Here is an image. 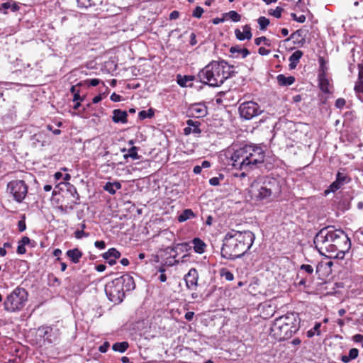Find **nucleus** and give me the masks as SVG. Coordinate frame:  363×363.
I'll return each mask as SVG.
<instances>
[{
  "instance_id": "0eeeda50",
  "label": "nucleus",
  "mask_w": 363,
  "mask_h": 363,
  "mask_svg": "<svg viewBox=\"0 0 363 363\" xmlns=\"http://www.w3.org/2000/svg\"><path fill=\"white\" fill-rule=\"evenodd\" d=\"M28 301V292L21 287H16L11 292L4 301L5 311L10 313L20 311Z\"/></svg>"
},
{
  "instance_id": "e433bc0d",
  "label": "nucleus",
  "mask_w": 363,
  "mask_h": 363,
  "mask_svg": "<svg viewBox=\"0 0 363 363\" xmlns=\"http://www.w3.org/2000/svg\"><path fill=\"white\" fill-rule=\"evenodd\" d=\"M220 276L225 278L227 281H233L234 279L233 274L225 269H223L220 271Z\"/></svg>"
},
{
  "instance_id": "ddd939ff",
  "label": "nucleus",
  "mask_w": 363,
  "mask_h": 363,
  "mask_svg": "<svg viewBox=\"0 0 363 363\" xmlns=\"http://www.w3.org/2000/svg\"><path fill=\"white\" fill-rule=\"evenodd\" d=\"M116 280L119 284L118 287L121 286L124 293L132 291L135 288L134 279L130 274H123L120 277L116 278Z\"/></svg>"
},
{
  "instance_id": "680f3d73",
  "label": "nucleus",
  "mask_w": 363,
  "mask_h": 363,
  "mask_svg": "<svg viewBox=\"0 0 363 363\" xmlns=\"http://www.w3.org/2000/svg\"><path fill=\"white\" fill-rule=\"evenodd\" d=\"M194 316V313L192 311H189L185 314V318L189 321H191L193 319Z\"/></svg>"
},
{
  "instance_id": "58836bf2",
  "label": "nucleus",
  "mask_w": 363,
  "mask_h": 363,
  "mask_svg": "<svg viewBox=\"0 0 363 363\" xmlns=\"http://www.w3.org/2000/svg\"><path fill=\"white\" fill-rule=\"evenodd\" d=\"M282 11L283 9L281 7L277 6L274 10H269V13L275 18H279L281 16Z\"/></svg>"
},
{
  "instance_id": "cd10ccee",
  "label": "nucleus",
  "mask_w": 363,
  "mask_h": 363,
  "mask_svg": "<svg viewBox=\"0 0 363 363\" xmlns=\"http://www.w3.org/2000/svg\"><path fill=\"white\" fill-rule=\"evenodd\" d=\"M78 6L80 8H89L96 4L97 2H102V0H77Z\"/></svg>"
},
{
  "instance_id": "c03bdc74",
  "label": "nucleus",
  "mask_w": 363,
  "mask_h": 363,
  "mask_svg": "<svg viewBox=\"0 0 363 363\" xmlns=\"http://www.w3.org/2000/svg\"><path fill=\"white\" fill-rule=\"evenodd\" d=\"M354 90L357 93H363V81L358 79L355 84Z\"/></svg>"
},
{
  "instance_id": "37998d69",
  "label": "nucleus",
  "mask_w": 363,
  "mask_h": 363,
  "mask_svg": "<svg viewBox=\"0 0 363 363\" xmlns=\"http://www.w3.org/2000/svg\"><path fill=\"white\" fill-rule=\"evenodd\" d=\"M291 16L293 18V20L298 22V23H303L306 21V16L304 15H301L299 16H297L296 13H291Z\"/></svg>"
},
{
  "instance_id": "6ab92c4d",
  "label": "nucleus",
  "mask_w": 363,
  "mask_h": 363,
  "mask_svg": "<svg viewBox=\"0 0 363 363\" xmlns=\"http://www.w3.org/2000/svg\"><path fill=\"white\" fill-rule=\"evenodd\" d=\"M66 255L74 264L78 263L82 257V252L78 248L67 250Z\"/></svg>"
},
{
  "instance_id": "bb28decb",
  "label": "nucleus",
  "mask_w": 363,
  "mask_h": 363,
  "mask_svg": "<svg viewBox=\"0 0 363 363\" xmlns=\"http://www.w3.org/2000/svg\"><path fill=\"white\" fill-rule=\"evenodd\" d=\"M230 52L232 54H240L242 58H245L250 54V52L247 48H241L239 46L231 47Z\"/></svg>"
},
{
  "instance_id": "f03ea898",
  "label": "nucleus",
  "mask_w": 363,
  "mask_h": 363,
  "mask_svg": "<svg viewBox=\"0 0 363 363\" xmlns=\"http://www.w3.org/2000/svg\"><path fill=\"white\" fill-rule=\"evenodd\" d=\"M255 240V234L250 230H230L223 238L221 255L228 259L240 258L251 248Z\"/></svg>"
},
{
  "instance_id": "1a4fd4ad",
  "label": "nucleus",
  "mask_w": 363,
  "mask_h": 363,
  "mask_svg": "<svg viewBox=\"0 0 363 363\" xmlns=\"http://www.w3.org/2000/svg\"><path fill=\"white\" fill-rule=\"evenodd\" d=\"M119 284L114 279L105 286V292L108 299L114 303H120L125 297V293L121 286H118Z\"/></svg>"
},
{
  "instance_id": "39448f33",
  "label": "nucleus",
  "mask_w": 363,
  "mask_h": 363,
  "mask_svg": "<svg viewBox=\"0 0 363 363\" xmlns=\"http://www.w3.org/2000/svg\"><path fill=\"white\" fill-rule=\"evenodd\" d=\"M228 63L224 60L212 61L198 74L199 81L210 86H220L229 77Z\"/></svg>"
},
{
  "instance_id": "774afa93",
  "label": "nucleus",
  "mask_w": 363,
  "mask_h": 363,
  "mask_svg": "<svg viewBox=\"0 0 363 363\" xmlns=\"http://www.w3.org/2000/svg\"><path fill=\"white\" fill-rule=\"evenodd\" d=\"M202 170V167L199 166V165H196L194 167V169H193V172L194 173H195L196 174H200Z\"/></svg>"
},
{
  "instance_id": "f3484780",
  "label": "nucleus",
  "mask_w": 363,
  "mask_h": 363,
  "mask_svg": "<svg viewBox=\"0 0 363 363\" xmlns=\"http://www.w3.org/2000/svg\"><path fill=\"white\" fill-rule=\"evenodd\" d=\"M242 31L240 29L237 28L235 30V34L236 38L239 40H244L245 39L250 40L252 37V34L251 33V28L249 25H245L242 26Z\"/></svg>"
},
{
  "instance_id": "f8f14e48",
  "label": "nucleus",
  "mask_w": 363,
  "mask_h": 363,
  "mask_svg": "<svg viewBox=\"0 0 363 363\" xmlns=\"http://www.w3.org/2000/svg\"><path fill=\"white\" fill-rule=\"evenodd\" d=\"M350 179L345 173L338 172L336 175V179L329 186L328 189L325 191V194L327 195L330 192H335V191L340 189L344 184L348 183Z\"/></svg>"
},
{
  "instance_id": "b1692460",
  "label": "nucleus",
  "mask_w": 363,
  "mask_h": 363,
  "mask_svg": "<svg viewBox=\"0 0 363 363\" xmlns=\"http://www.w3.org/2000/svg\"><path fill=\"white\" fill-rule=\"evenodd\" d=\"M196 217V214L193 212L191 209H185L182 211V213L178 216L177 220L179 222L182 223L187 220L194 218Z\"/></svg>"
},
{
  "instance_id": "69168bd1",
  "label": "nucleus",
  "mask_w": 363,
  "mask_h": 363,
  "mask_svg": "<svg viewBox=\"0 0 363 363\" xmlns=\"http://www.w3.org/2000/svg\"><path fill=\"white\" fill-rule=\"evenodd\" d=\"M186 124L188 125V127H194L196 124H198V126H199L200 123L198 121H194L191 119L188 120L186 121Z\"/></svg>"
},
{
  "instance_id": "5fc2aeb1",
  "label": "nucleus",
  "mask_w": 363,
  "mask_h": 363,
  "mask_svg": "<svg viewBox=\"0 0 363 363\" xmlns=\"http://www.w3.org/2000/svg\"><path fill=\"white\" fill-rule=\"evenodd\" d=\"M258 53L260 55H267L270 53V50H267L263 47H260L258 50Z\"/></svg>"
},
{
  "instance_id": "a211bd4d",
  "label": "nucleus",
  "mask_w": 363,
  "mask_h": 363,
  "mask_svg": "<svg viewBox=\"0 0 363 363\" xmlns=\"http://www.w3.org/2000/svg\"><path fill=\"white\" fill-rule=\"evenodd\" d=\"M127 112L121 109H115L113 111L112 120L114 123H127Z\"/></svg>"
},
{
  "instance_id": "7ed1b4c3",
  "label": "nucleus",
  "mask_w": 363,
  "mask_h": 363,
  "mask_svg": "<svg viewBox=\"0 0 363 363\" xmlns=\"http://www.w3.org/2000/svg\"><path fill=\"white\" fill-rule=\"evenodd\" d=\"M250 193L255 201L267 203L277 199L281 193L280 182L269 177H260L252 182Z\"/></svg>"
},
{
  "instance_id": "f257e3e1",
  "label": "nucleus",
  "mask_w": 363,
  "mask_h": 363,
  "mask_svg": "<svg viewBox=\"0 0 363 363\" xmlns=\"http://www.w3.org/2000/svg\"><path fill=\"white\" fill-rule=\"evenodd\" d=\"M315 248L321 255L330 258L343 259L350 247L347 235L341 230L325 228L320 230L314 238Z\"/></svg>"
},
{
  "instance_id": "9b49d317",
  "label": "nucleus",
  "mask_w": 363,
  "mask_h": 363,
  "mask_svg": "<svg viewBox=\"0 0 363 363\" xmlns=\"http://www.w3.org/2000/svg\"><path fill=\"white\" fill-rule=\"evenodd\" d=\"M36 335L49 344L56 342L59 339V330L50 326H41L38 328Z\"/></svg>"
},
{
  "instance_id": "052dcab7",
  "label": "nucleus",
  "mask_w": 363,
  "mask_h": 363,
  "mask_svg": "<svg viewBox=\"0 0 363 363\" xmlns=\"http://www.w3.org/2000/svg\"><path fill=\"white\" fill-rule=\"evenodd\" d=\"M30 242V240L28 237H23L19 243L23 245H26L29 244Z\"/></svg>"
},
{
  "instance_id": "6e6552de",
  "label": "nucleus",
  "mask_w": 363,
  "mask_h": 363,
  "mask_svg": "<svg viewBox=\"0 0 363 363\" xmlns=\"http://www.w3.org/2000/svg\"><path fill=\"white\" fill-rule=\"evenodd\" d=\"M6 191L16 202L21 203L28 193V186L23 180H13L8 183Z\"/></svg>"
},
{
  "instance_id": "603ef678",
  "label": "nucleus",
  "mask_w": 363,
  "mask_h": 363,
  "mask_svg": "<svg viewBox=\"0 0 363 363\" xmlns=\"http://www.w3.org/2000/svg\"><path fill=\"white\" fill-rule=\"evenodd\" d=\"M111 100L114 101V102H118V101H121V96H120L119 94H117L116 93H113L111 95Z\"/></svg>"
},
{
  "instance_id": "3c124183",
  "label": "nucleus",
  "mask_w": 363,
  "mask_h": 363,
  "mask_svg": "<svg viewBox=\"0 0 363 363\" xmlns=\"http://www.w3.org/2000/svg\"><path fill=\"white\" fill-rule=\"evenodd\" d=\"M18 227L20 232H23L26 230V225L24 220H21L18 223Z\"/></svg>"
},
{
  "instance_id": "09e8293b",
  "label": "nucleus",
  "mask_w": 363,
  "mask_h": 363,
  "mask_svg": "<svg viewBox=\"0 0 363 363\" xmlns=\"http://www.w3.org/2000/svg\"><path fill=\"white\" fill-rule=\"evenodd\" d=\"M352 340L355 342H362L363 347V335L361 334H356L352 337Z\"/></svg>"
},
{
  "instance_id": "5701e85b",
  "label": "nucleus",
  "mask_w": 363,
  "mask_h": 363,
  "mask_svg": "<svg viewBox=\"0 0 363 363\" xmlns=\"http://www.w3.org/2000/svg\"><path fill=\"white\" fill-rule=\"evenodd\" d=\"M277 82L281 86H289L294 83L295 78L293 76L286 77L284 74H279L277 77Z\"/></svg>"
},
{
  "instance_id": "6e6d98bb",
  "label": "nucleus",
  "mask_w": 363,
  "mask_h": 363,
  "mask_svg": "<svg viewBox=\"0 0 363 363\" xmlns=\"http://www.w3.org/2000/svg\"><path fill=\"white\" fill-rule=\"evenodd\" d=\"M26 252V248H25V245H21L19 243L18 246L17 247V253L19 254V255H23V254H25Z\"/></svg>"
},
{
  "instance_id": "de8ad7c7",
  "label": "nucleus",
  "mask_w": 363,
  "mask_h": 363,
  "mask_svg": "<svg viewBox=\"0 0 363 363\" xmlns=\"http://www.w3.org/2000/svg\"><path fill=\"white\" fill-rule=\"evenodd\" d=\"M345 105V100L342 98H339L335 101V106L337 108H342Z\"/></svg>"
},
{
  "instance_id": "c756f323",
  "label": "nucleus",
  "mask_w": 363,
  "mask_h": 363,
  "mask_svg": "<svg viewBox=\"0 0 363 363\" xmlns=\"http://www.w3.org/2000/svg\"><path fill=\"white\" fill-rule=\"evenodd\" d=\"M320 326H321L320 323H316L315 324L314 327L307 332V336L308 337H312L315 334L319 335L320 334Z\"/></svg>"
},
{
  "instance_id": "a19ab883",
  "label": "nucleus",
  "mask_w": 363,
  "mask_h": 363,
  "mask_svg": "<svg viewBox=\"0 0 363 363\" xmlns=\"http://www.w3.org/2000/svg\"><path fill=\"white\" fill-rule=\"evenodd\" d=\"M89 234L84 232L83 230H77L74 233V236L77 239H82V238L89 237Z\"/></svg>"
},
{
  "instance_id": "c85d7f7f",
  "label": "nucleus",
  "mask_w": 363,
  "mask_h": 363,
  "mask_svg": "<svg viewBox=\"0 0 363 363\" xmlns=\"http://www.w3.org/2000/svg\"><path fill=\"white\" fill-rule=\"evenodd\" d=\"M128 347L127 342H116L113 345L112 349L116 352H124Z\"/></svg>"
},
{
  "instance_id": "8fccbe9b",
  "label": "nucleus",
  "mask_w": 363,
  "mask_h": 363,
  "mask_svg": "<svg viewBox=\"0 0 363 363\" xmlns=\"http://www.w3.org/2000/svg\"><path fill=\"white\" fill-rule=\"evenodd\" d=\"M110 345H109V342H104V344L102 345H101L99 348V350L102 352V353H104L106 352L108 347H109Z\"/></svg>"
},
{
  "instance_id": "aec40b11",
  "label": "nucleus",
  "mask_w": 363,
  "mask_h": 363,
  "mask_svg": "<svg viewBox=\"0 0 363 363\" xmlns=\"http://www.w3.org/2000/svg\"><path fill=\"white\" fill-rule=\"evenodd\" d=\"M20 9L18 4L13 0H8L6 2H4L1 4L0 10L4 11V13H7L6 10L10 9L11 11L15 12L18 11Z\"/></svg>"
},
{
  "instance_id": "4be33fe9",
  "label": "nucleus",
  "mask_w": 363,
  "mask_h": 363,
  "mask_svg": "<svg viewBox=\"0 0 363 363\" xmlns=\"http://www.w3.org/2000/svg\"><path fill=\"white\" fill-rule=\"evenodd\" d=\"M192 244L194 245V250L196 253L202 254L205 252L206 245L200 238H194L192 240Z\"/></svg>"
},
{
  "instance_id": "72a5a7b5",
  "label": "nucleus",
  "mask_w": 363,
  "mask_h": 363,
  "mask_svg": "<svg viewBox=\"0 0 363 363\" xmlns=\"http://www.w3.org/2000/svg\"><path fill=\"white\" fill-rule=\"evenodd\" d=\"M225 16H228L234 22H238L241 19L240 15L235 11H230L228 13H226Z\"/></svg>"
},
{
  "instance_id": "4d7b16f0",
  "label": "nucleus",
  "mask_w": 363,
  "mask_h": 363,
  "mask_svg": "<svg viewBox=\"0 0 363 363\" xmlns=\"http://www.w3.org/2000/svg\"><path fill=\"white\" fill-rule=\"evenodd\" d=\"M209 183L212 186H218L220 183V179L218 177H213L210 179Z\"/></svg>"
},
{
  "instance_id": "79ce46f5",
  "label": "nucleus",
  "mask_w": 363,
  "mask_h": 363,
  "mask_svg": "<svg viewBox=\"0 0 363 363\" xmlns=\"http://www.w3.org/2000/svg\"><path fill=\"white\" fill-rule=\"evenodd\" d=\"M194 79V76H185L183 79L178 80V84L182 86H185L186 82L192 81Z\"/></svg>"
},
{
  "instance_id": "473e14b6",
  "label": "nucleus",
  "mask_w": 363,
  "mask_h": 363,
  "mask_svg": "<svg viewBox=\"0 0 363 363\" xmlns=\"http://www.w3.org/2000/svg\"><path fill=\"white\" fill-rule=\"evenodd\" d=\"M184 133L186 135H188L191 133H194V134H200L201 133V130L199 128V126H198V124H196L194 125V127H186L184 128Z\"/></svg>"
},
{
  "instance_id": "412c9836",
  "label": "nucleus",
  "mask_w": 363,
  "mask_h": 363,
  "mask_svg": "<svg viewBox=\"0 0 363 363\" xmlns=\"http://www.w3.org/2000/svg\"><path fill=\"white\" fill-rule=\"evenodd\" d=\"M302 56L303 52L301 50H296L289 57V68L291 69L296 68Z\"/></svg>"
},
{
  "instance_id": "9d476101",
  "label": "nucleus",
  "mask_w": 363,
  "mask_h": 363,
  "mask_svg": "<svg viewBox=\"0 0 363 363\" xmlns=\"http://www.w3.org/2000/svg\"><path fill=\"white\" fill-rule=\"evenodd\" d=\"M262 112L258 104L252 101L242 103L239 106L240 115L245 120H250Z\"/></svg>"
},
{
  "instance_id": "2eb2a0df",
  "label": "nucleus",
  "mask_w": 363,
  "mask_h": 363,
  "mask_svg": "<svg viewBox=\"0 0 363 363\" xmlns=\"http://www.w3.org/2000/svg\"><path fill=\"white\" fill-rule=\"evenodd\" d=\"M189 112L193 117L201 118L207 114V108L204 104H194L189 107Z\"/></svg>"
},
{
  "instance_id": "338daca9",
  "label": "nucleus",
  "mask_w": 363,
  "mask_h": 363,
  "mask_svg": "<svg viewBox=\"0 0 363 363\" xmlns=\"http://www.w3.org/2000/svg\"><path fill=\"white\" fill-rule=\"evenodd\" d=\"M340 359L344 363H348V362H350L352 360L350 358L349 355H342V356H341Z\"/></svg>"
},
{
  "instance_id": "bf43d9fd",
  "label": "nucleus",
  "mask_w": 363,
  "mask_h": 363,
  "mask_svg": "<svg viewBox=\"0 0 363 363\" xmlns=\"http://www.w3.org/2000/svg\"><path fill=\"white\" fill-rule=\"evenodd\" d=\"M358 79L363 81V65H359Z\"/></svg>"
},
{
  "instance_id": "864d4df0",
  "label": "nucleus",
  "mask_w": 363,
  "mask_h": 363,
  "mask_svg": "<svg viewBox=\"0 0 363 363\" xmlns=\"http://www.w3.org/2000/svg\"><path fill=\"white\" fill-rule=\"evenodd\" d=\"M94 245H95L96 247H97L99 249H101V250L104 249L105 247H106L105 242L103 241V240L96 241L94 242Z\"/></svg>"
},
{
  "instance_id": "4468645a",
  "label": "nucleus",
  "mask_w": 363,
  "mask_h": 363,
  "mask_svg": "<svg viewBox=\"0 0 363 363\" xmlns=\"http://www.w3.org/2000/svg\"><path fill=\"white\" fill-rule=\"evenodd\" d=\"M199 274L195 268L189 269V272L184 276L186 286L189 289H193L198 286Z\"/></svg>"
},
{
  "instance_id": "49530a36",
  "label": "nucleus",
  "mask_w": 363,
  "mask_h": 363,
  "mask_svg": "<svg viewBox=\"0 0 363 363\" xmlns=\"http://www.w3.org/2000/svg\"><path fill=\"white\" fill-rule=\"evenodd\" d=\"M359 350L356 348H352L349 351V357L352 360L358 357Z\"/></svg>"
},
{
  "instance_id": "393cba45",
  "label": "nucleus",
  "mask_w": 363,
  "mask_h": 363,
  "mask_svg": "<svg viewBox=\"0 0 363 363\" xmlns=\"http://www.w3.org/2000/svg\"><path fill=\"white\" fill-rule=\"evenodd\" d=\"M121 188V184L118 182H107L104 186V189L108 191L110 194H115L116 190H118Z\"/></svg>"
},
{
  "instance_id": "20e7f679",
  "label": "nucleus",
  "mask_w": 363,
  "mask_h": 363,
  "mask_svg": "<svg viewBox=\"0 0 363 363\" xmlns=\"http://www.w3.org/2000/svg\"><path fill=\"white\" fill-rule=\"evenodd\" d=\"M264 151L260 146L245 145L236 150L230 156L229 164L240 170L253 168L264 160Z\"/></svg>"
},
{
  "instance_id": "2f4dec72",
  "label": "nucleus",
  "mask_w": 363,
  "mask_h": 363,
  "mask_svg": "<svg viewBox=\"0 0 363 363\" xmlns=\"http://www.w3.org/2000/svg\"><path fill=\"white\" fill-rule=\"evenodd\" d=\"M153 116H154V111L152 108H150L147 111H141L138 113V117L140 120H144L145 118H150Z\"/></svg>"
},
{
  "instance_id": "4c0bfd02",
  "label": "nucleus",
  "mask_w": 363,
  "mask_h": 363,
  "mask_svg": "<svg viewBox=\"0 0 363 363\" xmlns=\"http://www.w3.org/2000/svg\"><path fill=\"white\" fill-rule=\"evenodd\" d=\"M255 43L257 45H261L262 43H264L266 46H270L271 45V42L269 39H267L266 37L264 36H262V37H259V38H255Z\"/></svg>"
},
{
  "instance_id": "7c9ffc66",
  "label": "nucleus",
  "mask_w": 363,
  "mask_h": 363,
  "mask_svg": "<svg viewBox=\"0 0 363 363\" xmlns=\"http://www.w3.org/2000/svg\"><path fill=\"white\" fill-rule=\"evenodd\" d=\"M320 89L325 93H329V82L327 79L324 77H321L320 79V83H319Z\"/></svg>"
},
{
  "instance_id": "0e129e2a",
  "label": "nucleus",
  "mask_w": 363,
  "mask_h": 363,
  "mask_svg": "<svg viewBox=\"0 0 363 363\" xmlns=\"http://www.w3.org/2000/svg\"><path fill=\"white\" fill-rule=\"evenodd\" d=\"M190 38H191V40H190V44H191V45H195L196 44V43H197V41H196V35H195V33H191V35H190Z\"/></svg>"
},
{
  "instance_id": "423d86ee",
  "label": "nucleus",
  "mask_w": 363,
  "mask_h": 363,
  "mask_svg": "<svg viewBox=\"0 0 363 363\" xmlns=\"http://www.w3.org/2000/svg\"><path fill=\"white\" fill-rule=\"evenodd\" d=\"M298 315L287 313L274 320L271 328V335L279 341L287 340L298 331Z\"/></svg>"
},
{
  "instance_id": "f704fd0d",
  "label": "nucleus",
  "mask_w": 363,
  "mask_h": 363,
  "mask_svg": "<svg viewBox=\"0 0 363 363\" xmlns=\"http://www.w3.org/2000/svg\"><path fill=\"white\" fill-rule=\"evenodd\" d=\"M257 22L259 25L260 30H265L269 24V20L264 16L259 17Z\"/></svg>"
},
{
  "instance_id": "ea45409f",
  "label": "nucleus",
  "mask_w": 363,
  "mask_h": 363,
  "mask_svg": "<svg viewBox=\"0 0 363 363\" xmlns=\"http://www.w3.org/2000/svg\"><path fill=\"white\" fill-rule=\"evenodd\" d=\"M204 12V10L202 7L201 6H196L194 10L192 12V16L194 17V18H199L201 17L203 13Z\"/></svg>"
},
{
  "instance_id": "a878e982",
  "label": "nucleus",
  "mask_w": 363,
  "mask_h": 363,
  "mask_svg": "<svg viewBox=\"0 0 363 363\" xmlns=\"http://www.w3.org/2000/svg\"><path fill=\"white\" fill-rule=\"evenodd\" d=\"M67 191L70 194L71 196H73L74 198V200H73V203L74 204H78L79 203V195L76 189V188L70 184L69 183H67Z\"/></svg>"
},
{
  "instance_id": "a18cd8bd",
  "label": "nucleus",
  "mask_w": 363,
  "mask_h": 363,
  "mask_svg": "<svg viewBox=\"0 0 363 363\" xmlns=\"http://www.w3.org/2000/svg\"><path fill=\"white\" fill-rule=\"evenodd\" d=\"M301 270L305 271L306 273L311 274L313 272V268L309 264H302L300 267Z\"/></svg>"
},
{
  "instance_id": "e2e57ef3",
  "label": "nucleus",
  "mask_w": 363,
  "mask_h": 363,
  "mask_svg": "<svg viewBox=\"0 0 363 363\" xmlns=\"http://www.w3.org/2000/svg\"><path fill=\"white\" fill-rule=\"evenodd\" d=\"M100 82V80L98 79H91L89 80V84L91 86H97Z\"/></svg>"
},
{
  "instance_id": "dca6fc26",
  "label": "nucleus",
  "mask_w": 363,
  "mask_h": 363,
  "mask_svg": "<svg viewBox=\"0 0 363 363\" xmlns=\"http://www.w3.org/2000/svg\"><path fill=\"white\" fill-rule=\"evenodd\" d=\"M120 257L121 253L116 248H111L103 254V258L106 259L111 266L114 265Z\"/></svg>"
},
{
  "instance_id": "c9c22d12",
  "label": "nucleus",
  "mask_w": 363,
  "mask_h": 363,
  "mask_svg": "<svg viewBox=\"0 0 363 363\" xmlns=\"http://www.w3.org/2000/svg\"><path fill=\"white\" fill-rule=\"evenodd\" d=\"M124 157L125 158L130 157V158H132L133 160L139 159V156H138V152H137V147H132L128 150V155H125Z\"/></svg>"
},
{
  "instance_id": "13d9d810",
  "label": "nucleus",
  "mask_w": 363,
  "mask_h": 363,
  "mask_svg": "<svg viewBox=\"0 0 363 363\" xmlns=\"http://www.w3.org/2000/svg\"><path fill=\"white\" fill-rule=\"evenodd\" d=\"M179 16V11H173L172 12H171V13L169 14V19L171 20H174V19H177L178 18Z\"/></svg>"
}]
</instances>
